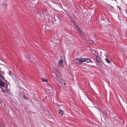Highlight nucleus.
Returning a JSON list of instances; mask_svg holds the SVG:
<instances>
[{"instance_id":"9","label":"nucleus","mask_w":127,"mask_h":127,"mask_svg":"<svg viewBox=\"0 0 127 127\" xmlns=\"http://www.w3.org/2000/svg\"><path fill=\"white\" fill-rule=\"evenodd\" d=\"M85 59V62H87L89 63L91 62V60L88 59Z\"/></svg>"},{"instance_id":"6","label":"nucleus","mask_w":127,"mask_h":127,"mask_svg":"<svg viewBox=\"0 0 127 127\" xmlns=\"http://www.w3.org/2000/svg\"><path fill=\"white\" fill-rule=\"evenodd\" d=\"M49 44L50 47L53 48L54 46V45L53 44V42L52 41H50V42L49 43Z\"/></svg>"},{"instance_id":"15","label":"nucleus","mask_w":127,"mask_h":127,"mask_svg":"<svg viewBox=\"0 0 127 127\" xmlns=\"http://www.w3.org/2000/svg\"><path fill=\"white\" fill-rule=\"evenodd\" d=\"M26 58L27 59L29 58V57H27V56H26Z\"/></svg>"},{"instance_id":"16","label":"nucleus","mask_w":127,"mask_h":127,"mask_svg":"<svg viewBox=\"0 0 127 127\" xmlns=\"http://www.w3.org/2000/svg\"><path fill=\"white\" fill-rule=\"evenodd\" d=\"M92 52L93 51L94 52H95V51H94V50H92Z\"/></svg>"},{"instance_id":"10","label":"nucleus","mask_w":127,"mask_h":127,"mask_svg":"<svg viewBox=\"0 0 127 127\" xmlns=\"http://www.w3.org/2000/svg\"><path fill=\"white\" fill-rule=\"evenodd\" d=\"M42 81L43 82H46L48 81V80L45 78H43L42 79Z\"/></svg>"},{"instance_id":"4","label":"nucleus","mask_w":127,"mask_h":127,"mask_svg":"<svg viewBox=\"0 0 127 127\" xmlns=\"http://www.w3.org/2000/svg\"><path fill=\"white\" fill-rule=\"evenodd\" d=\"M60 66H62L63 64V61L62 57L60 58L59 61L58 62Z\"/></svg>"},{"instance_id":"2","label":"nucleus","mask_w":127,"mask_h":127,"mask_svg":"<svg viewBox=\"0 0 127 127\" xmlns=\"http://www.w3.org/2000/svg\"><path fill=\"white\" fill-rule=\"evenodd\" d=\"M5 74V73L3 71L0 70V85L2 87L4 86V83L2 81L1 79H3L4 80V75Z\"/></svg>"},{"instance_id":"11","label":"nucleus","mask_w":127,"mask_h":127,"mask_svg":"<svg viewBox=\"0 0 127 127\" xmlns=\"http://www.w3.org/2000/svg\"><path fill=\"white\" fill-rule=\"evenodd\" d=\"M105 61H106L107 63H110V61L107 58H106L105 59Z\"/></svg>"},{"instance_id":"3","label":"nucleus","mask_w":127,"mask_h":127,"mask_svg":"<svg viewBox=\"0 0 127 127\" xmlns=\"http://www.w3.org/2000/svg\"><path fill=\"white\" fill-rule=\"evenodd\" d=\"M74 25L75 27V29L77 30L78 32H80V33L82 34V31L79 29V27L77 25L76 23L73 22Z\"/></svg>"},{"instance_id":"7","label":"nucleus","mask_w":127,"mask_h":127,"mask_svg":"<svg viewBox=\"0 0 127 127\" xmlns=\"http://www.w3.org/2000/svg\"><path fill=\"white\" fill-rule=\"evenodd\" d=\"M74 62L77 64H79V59H76L74 60Z\"/></svg>"},{"instance_id":"14","label":"nucleus","mask_w":127,"mask_h":127,"mask_svg":"<svg viewBox=\"0 0 127 127\" xmlns=\"http://www.w3.org/2000/svg\"><path fill=\"white\" fill-rule=\"evenodd\" d=\"M93 43V41H92L91 42H90V43Z\"/></svg>"},{"instance_id":"12","label":"nucleus","mask_w":127,"mask_h":127,"mask_svg":"<svg viewBox=\"0 0 127 127\" xmlns=\"http://www.w3.org/2000/svg\"><path fill=\"white\" fill-rule=\"evenodd\" d=\"M59 114L62 115L63 113V111L62 110H59Z\"/></svg>"},{"instance_id":"1","label":"nucleus","mask_w":127,"mask_h":127,"mask_svg":"<svg viewBox=\"0 0 127 127\" xmlns=\"http://www.w3.org/2000/svg\"><path fill=\"white\" fill-rule=\"evenodd\" d=\"M54 71L56 74L57 80L60 83H61L62 82L64 81V80L63 78L61 73L58 71L56 68H55V69H54Z\"/></svg>"},{"instance_id":"8","label":"nucleus","mask_w":127,"mask_h":127,"mask_svg":"<svg viewBox=\"0 0 127 127\" xmlns=\"http://www.w3.org/2000/svg\"><path fill=\"white\" fill-rule=\"evenodd\" d=\"M96 57V60L97 62H99L100 61V60L98 57L97 55L95 56Z\"/></svg>"},{"instance_id":"13","label":"nucleus","mask_w":127,"mask_h":127,"mask_svg":"<svg viewBox=\"0 0 127 127\" xmlns=\"http://www.w3.org/2000/svg\"><path fill=\"white\" fill-rule=\"evenodd\" d=\"M1 89L2 90V92H5V90H3V89L2 88H1Z\"/></svg>"},{"instance_id":"5","label":"nucleus","mask_w":127,"mask_h":127,"mask_svg":"<svg viewBox=\"0 0 127 127\" xmlns=\"http://www.w3.org/2000/svg\"><path fill=\"white\" fill-rule=\"evenodd\" d=\"M79 64H81L84 62H85V59L84 58H80L79 59Z\"/></svg>"}]
</instances>
